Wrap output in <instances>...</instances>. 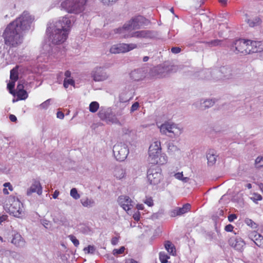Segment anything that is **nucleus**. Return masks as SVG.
Here are the masks:
<instances>
[{
  "instance_id": "6e6552de",
  "label": "nucleus",
  "mask_w": 263,
  "mask_h": 263,
  "mask_svg": "<svg viewBox=\"0 0 263 263\" xmlns=\"http://www.w3.org/2000/svg\"><path fill=\"white\" fill-rule=\"evenodd\" d=\"M137 45L136 44H118L114 45L110 48V52L113 54L125 53L137 48Z\"/></svg>"
},
{
  "instance_id": "bf43d9fd",
  "label": "nucleus",
  "mask_w": 263,
  "mask_h": 263,
  "mask_svg": "<svg viewBox=\"0 0 263 263\" xmlns=\"http://www.w3.org/2000/svg\"><path fill=\"white\" fill-rule=\"evenodd\" d=\"M57 117L58 118L63 119L64 117V114L63 112L59 111L57 113Z\"/></svg>"
},
{
  "instance_id": "c756f323",
  "label": "nucleus",
  "mask_w": 263,
  "mask_h": 263,
  "mask_svg": "<svg viewBox=\"0 0 263 263\" xmlns=\"http://www.w3.org/2000/svg\"><path fill=\"white\" fill-rule=\"evenodd\" d=\"M159 256L160 261H161V263L167 262L168 259L170 258V257L164 252H160L159 253Z\"/></svg>"
},
{
  "instance_id": "dca6fc26",
  "label": "nucleus",
  "mask_w": 263,
  "mask_h": 263,
  "mask_svg": "<svg viewBox=\"0 0 263 263\" xmlns=\"http://www.w3.org/2000/svg\"><path fill=\"white\" fill-rule=\"evenodd\" d=\"M249 237L258 247L263 248V236L256 231H251L249 234Z\"/></svg>"
},
{
  "instance_id": "8fccbe9b",
  "label": "nucleus",
  "mask_w": 263,
  "mask_h": 263,
  "mask_svg": "<svg viewBox=\"0 0 263 263\" xmlns=\"http://www.w3.org/2000/svg\"><path fill=\"white\" fill-rule=\"evenodd\" d=\"M214 104V102L212 100H206L204 102V107H210L211 106H212Z\"/></svg>"
},
{
  "instance_id": "58836bf2",
  "label": "nucleus",
  "mask_w": 263,
  "mask_h": 263,
  "mask_svg": "<svg viewBox=\"0 0 263 263\" xmlns=\"http://www.w3.org/2000/svg\"><path fill=\"white\" fill-rule=\"evenodd\" d=\"M250 199L255 203H257L258 201L262 200V197L258 194H253Z\"/></svg>"
},
{
  "instance_id": "c9c22d12",
  "label": "nucleus",
  "mask_w": 263,
  "mask_h": 263,
  "mask_svg": "<svg viewBox=\"0 0 263 263\" xmlns=\"http://www.w3.org/2000/svg\"><path fill=\"white\" fill-rule=\"evenodd\" d=\"M4 188L3 189V193L5 194H8V190L12 191L13 190V187L10 182H7L4 184Z\"/></svg>"
},
{
  "instance_id": "13d9d810",
  "label": "nucleus",
  "mask_w": 263,
  "mask_h": 263,
  "mask_svg": "<svg viewBox=\"0 0 263 263\" xmlns=\"http://www.w3.org/2000/svg\"><path fill=\"white\" fill-rule=\"evenodd\" d=\"M233 228H234V227L232 225L228 224L225 227L224 229L227 232H232L233 231Z\"/></svg>"
},
{
  "instance_id": "2f4dec72",
  "label": "nucleus",
  "mask_w": 263,
  "mask_h": 263,
  "mask_svg": "<svg viewBox=\"0 0 263 263\" xmlns=\"http://www.w3.org/2000/svg\"><path fill=\"white\" fill-rule=\"evenodd\" d=\"M16 95L20 100H25L28 97V93L25 90L16 91Z\"/></svg>"
},
{
  "instance_id": "0eeeda50",
  "label": "nucleus",
  "mask_w": 263,
  "mask_h": 263,
  "mask_svg": "<svg viewBox=\"0 0 263 263\" xmlns=\"http://www.w3.org/2000/svg\"><path fill=\"white\" fill-rule=\"evenodd\" d=\"M113 153L117 160L122 161L126 158L129 151L126 145L118 144L114 146Z\"/></svg>"
},
{
  "instance_id": "680f3d73",
  "label": "nucleus",
  "mask_w": 263,
  "mask_h": 263,
  "mask_svg": "<svg viewBox=\"0 0 263 263\" xmlns=\"http://www.w3.org/2000/svg\"><path fill=\"white\" fill-rule=\"evenodd\" d=\"M24 85L23 84H21L20 82L18 83L17 87H16V91H20V90H24Z\"/></svg>"
},
{
  "instance_id": "774afa93",
  "label": "nucleus",
  "mask_w": 263,
  "mask_h": 263,
  "mask_svg": "<svg viewBox=\"0 0 263 263\" xmlns=\"http://www.w3.org/2000/svg\"><path fill=\"white\" fill-rule=\"evenodd\" d=\"M71 74V72L69 70H66L64 74V75L66 77L65 78H66V79L70 78Z\"/></svg>"
},
{
  "instance_id": "6ab92c4d",
  "label": "nucleus",
  "mask_w": 263,
  "mask_h": 263,
  "mask_svg": "<svg viewBox=\"0 0 263 263\" xmlns=\"http://www.w3.org/2000/svg\"><path fill=\"white\" fill-rule=\"evenodd\" d=\"M11 243L18 248H23L26 244L24 239L18 233H16L13 235Z\"/></svg>"
},
{
  "instance_id": "9b49d317",
  "label": "nucleus",
  "mask_w": 263,
  "mask_h": 263,
  "mask_svg": "<svg viewBox=\"0 0 263 263\" xmlns=\"http://www.w3.org/2000/svg\"><path fill=\"white\" fill-rule=\"evenodd\" d=\"M119 205L126 211H129L135 205V202L127 196L122 195L118 200Z\"/></svg>"
},
{
  "instance_id": "3c124183",
  "label": "nucleus",
  "mask_w": 263,
  "mask_h": 263,
  "mask_svg": "<svg viewBox=\"0 0 263 263\" xmlns=\"http://www.w3.org/2000/svg\"><path fill=\"white\" fill-rule=\"evenodd\" d=\"M104 4L109 5L116 3L119 0H100Z\"/></svg>"
},
{
  "instance_id": "4d7b16f0",
  "label": "nucleus",
  "mask_w": 263,
  "mask_h": 263,
  "mask_svg": "<svg viewBox=\"0 0 263 263\" xmlns=\"http://www.w3.org/2000/svg\"><path fill=\"white\" fill-rule=\"evenodd\" d=\"M247 23L249 26L252 27L255 26L256 25V22H255L254 21L251 20H248Z\"/></svg>"
},
{
  "instance_id": "e2e57ef3",
  "label": "nucleus",
  "mask_w": 263,
  "mask_h": 263,
  "mask_svg": "<svg viewBox=\"0 0 263 263\" xmlns=\"http://www.w3.org/2000/svg\"><path fill=\"white\" fill-rule=\"evenodd\" d=\"M119 239L117 237H114L112 238L111 242L112 245H116L118 242Z\"/></svg>"
},
{
  "instance_id": "5701e85b",
  "label": "nucleus",
  "mask_w": 263,
  "mask_h": 263,
  "mask_svg": "<svg viewBox=\"0 0 263 263\" xmlns=\"http://www.w3.org/2000/svg\"><path fill=\"white\" fill-rule=\"evenodd\" d=\"M157 71V76L158 78H162L165 77L168 73V68L167 67L159 66L156 68Z\"/></svg>"
},
{
  "instance_id": "ea45409f",
  "label": "nucleus",
  "mask_w": 263,
  "mask_h": 263,
  "mask_svg": "<svg viewBox=\"0 0 263 263\" xmlns=\"http://www.w3.org/2000/svg\"><path fill=\"white\" fill-rule=\"evenodd\" d=\"M255 166L257 168L263 166V157H258L255 160Z\"/></svg>"
},
{
  "instance_id": "c03bdc74",
  "label": "nucleus",
  "mask_w": 263,
  "mask_h": 263,
  "mask_svg": "<svg viewBox=\"0 0 263 263\" xmlns=\"http://www.w3.org/2000/svg\"><path fill=\"white\" fill-rule=\"evenodd\" d=\"M68 238L72 241L75 247H78L79 245V240L74 235H70L68 236Z\"/></svg>"
},
{
  "instance_id": "a19ab883",
  "label": "nucleus",
  "mask_w": 263,
  "mask_h": 263,
  "mask_svg": "<svg viewBox=\"0 0 263 263\" xmlns=\"http://www.w3.org/2000/svg\"><path fill=\"white\" fill-rule=\"evenodd\" d=\"M70 196L74 199H78L80 196L76 188H72L70 191Z\"/></svg>"
},
{
  "instance_id": "603ef678",
  "label": "nucleus",
  "mask_w": 263,
  "mask_h": 263,
  "mask_svg": "<svg viewBox=\"0 0 263 263\" xmlns=\"http://www.w3.org/2000/svg\"><path fill=\"white\" fill-rule=\"evenodd\" d=\"M181 48L178 47H173L171 48V51L173 53L177 54L181 52Z\"/></svg>"
},
{
  "instance_id": "0e129e2a",
  "label": "nucleus",
  "mask_w": 263,
  "mask_h": 263,
  "mask_svg": "<svg viewBox=\"0 0 263 263\" xmlns=\"http://www.w3.org/2000/svg\"><path fill=\"white\" fill-rule=\"evenodd\" d=\"M220 71L222 73H226L227 71L230 72L231 70L229 68L223 66L220 68Z\"/></svg>"
},
{
  "instance_id": "f704fd0d",
  "label": "nucleus",
  "mask_w": 263,
  "mask_h": 263,
  "mask_svg": "<svg viewBox=\"0 0 263 263\" xmlns=\"http://www.w3.org/2000/svg\"><path fill=\"white\" fill-rule=\"evenodd\" d=\"M170 176H173L175 177V178L176 179L182 180V181H185L187 179V177H183L182 172H181V173L179 172V173H174V174H173V173H171Z\"/></svg>"
},
{
  "instance_id": "423d86ee",
  "label": "nucleus",
  "mask_w": 263,
  "mask_h": 263,
  "mask_svg": "<svg viewBox=\"0 0 263 263\" xmlns=\"http://www.w3.org/2000/svg\"><path fill=\"white\" fill-rule=\"evenodd\" d=\"M157 32L155 31L142 30L125 34L123 35L122 37L125 39L136 37L140 39H154L157 37Z\"/></svg>"
},
{
  "instance_id": "5fc2aeb1",
  "label": "nucleus",
  "mask_w": 263,
  "mask_h": 263,
  "mask_svg": "<svg viewBox=\"0 0 263 263\" xmlns=\"http://www.w3.org/2000/svg\"><path fill=\"white\" fill-rule=\"evenodd\" d=\"M237 218L236 215L232 214H230L228 216V220L230 222H233L234 220L236 219Z\"/></svg>"
},
{
  "instance_id": "2eb2a0df",
  "label": "nucleus",
  "mask_w": 263,
  "mask_h": 263,
  "mask_svg": "<svg viewBox=\"0 0 263 263\" xmlns=\"http://www.w3.org/2000/svg\"><path fill=\"white\" fill-rule=\"evenodd\" d=\"M248 41L250 54L263 51V43L262 42L251 40H248Z\"/></svg>"
},
{
  "instance_id": "f3484780",
  "label": "nucleus",
  "mask_w": 263,
  "mask_h": 263,
  "mask_svg": "<svg viewBox=\"0 0 263 263\" xmlns=\"http://www.w3.org/2000/svg\"><path fill=\"white\" fill-rule=\"evenodd\" d=\"M230 245L236 250L241 251L245 245V241L239 237L231 238L229 240Z\"/></svg>"
},
{
  "instance_id": "4be33fe9",
  "label": "nucleus",
  "mask_w": 263,
  "mask_h": 263,
  "mask_svg": "<svg viewBox=\"0 0 263 263\" xmlns=\"http://www.w3.org/2000/svg\"><path fill=\"white\" fill-rule=\"evenodd\" d=\"M217 156L216 152L214 149H210L207 153L206 158L208 160V165L213 166L216 161Z\"/></svg>"
},
{
  "instance_id": "7c9ffc66",
  "label": "nucleus",
  "mask_w": 263,
  "mask_h": 263,
  "mask_svg": "<svg viewBox=\"0 0 263 263\" xmlns=\"http://www.w3.org/2000/svg\"><path fill=\"white\" fill-rule=\"evenodd\" d=\"M70 85L74 87L75 86V82L73 79H66L65 78L63 82V86L65 88H67L69 85Z\"/></svg>"
},
{
  "instance_id": "e433bc0d",
  "label": "nucleus",
  "mask_w": 263,
  "mask_h": 263,
  "mask_svg": "<svg viewBox=\"0 0 263 263\" xmlns=\"http://www.w3.org/2000/svg\"><path fill=\"white\" fill-rule=\"evenodd\" d=\"M245 223L253 229L257 228V224L252 219L249 218H246L245 220Z\"/></svg>"
},
{
  "instance_id": "9d476101",
  "label": "nucleus",
  "mask_w": 263,
  "mask_h": 263,
  "mask_svg": "<svg viewBox=\"0 0 263 263\" xmlns=\"http://www.w3.org/2000/svg\"><path fill=\"white\" fill-rule=\"evenodd\" d=\"M160 130L161 133L166 134L167 133L179 135L181 133V130L174 123L166 122L160 126Z\"/></svg>"
},
{
  "instance_id": "a878e982",
  "label": "nucleus",
  "mask_w": 263,
  "mask_h": 263,
  "mask_svg": "<svg viewBox=\"0 0 263 263\" xmlns=\"http://www.w3.org/2000/svg\"><path fill=\"white\" fill-rule=\"evenodd\" d=\"M165 249L168 253L172 255L176 254V249L174 245L170 241H167L164 243Z\"/></svg>"
},
{
  "instance_id": "4468645a",
  "label": "nucleus",
  "mask_w": 263,
  "mask_h": 263,
  "mask_svg": "<svg viewBox=\"0 0 263 263\" xmlns=\"http://www.w3.org/2000/svg\"><path fill=\"white\" fill-rule=\"evenodd\" d=\"M71 21L69 17L65 16L60 19L55 23V27L60 28L63 31L67 30V32H69L71 29Z\"/></svg>"
},
{
  "instance_id": "c85d7f7f",
  "label": "nucleus",
  "mask_w": 263,
  "mask_h": 263,
  "mask_svg": "<svg viewBox=\"0 0 263 263\" xmlns=\"http://www.w3.org/2000/svg\"><path fill=\"white\" fill-rule=\"evenodd\" d=\"M99 108V104L98 102L93 101L90 103L89 106V111L91 112H96Z\"/></svg>"
},
{
  "instance_id": "20e7f679",
  "label": "nucleus",
  "mask_w": 263,
  "mask_h": 263,
  "mask_svg": "<svg viewBox=\"0 0 263 263\" xmlns=\"http://www.w3.org/2000/svg\"><path fill=\"white\" fill-rule=\"evenodd\" d=\"M88 0H64L61 4L62 9L68 13H79L84 9Z\"/></svg>"
},
{
  "instance_id": "09e8293b",
  "label": "nucleus",
  "mask_w": 263,
  "mask_h": 263,
  "mask_svg": "<svg viewBox=\"0 0 263 263\" xmlns=\"http://www.w3.org/2000/svg\"><path fill=\"white\" fill-rule=\"evenodd\" d=\"M50 99H48L40 104V107L43 109L47 108L50 104Z\"/></svg>"
},
{
  "instance_id": "ddd939ff",
  "label": "nucleus",
  "mask_w": 263,
  "mask_h": 263,
  "mask_svg": "<svg viewBox=\"0 0 263 263\" xmlns=\"http://www.w3.org/2000/svg\"><path fill=\"white\" fill-rule=\"evenodd\" d=\"M91 77L95 81H103L108 78L106 72L101 67H96L91 72Z\"/></svg>"
},
{
  "instance_id": "393cba45",
  "label": "nucleus",
  "mask_w": 263,
  "mask_h": 263,
  "mask_svg": "<svg viewBox=\"0 0 263 263\" xmlns=\"http://www.w3.org/2000/svg\"><path fill=\"white\" fill-rule=\"evenodd\" d=\"M143 76V73L140 69L134 70L130 73V78L134 81L142 80Z\"/></svg>"
},
{
  "instance_id": "1a4fd4ad",
  "label": "nucleus",
  "mask_w": 263,
  "mask_h": 263,
  "mask_svg": "<svg viewBox=\"0 0 263 263\" xmlns=\"http://www.w3.org/2000/svg\"><path fill=\"white\" fill-rule=\"evenodd\" d=\"M55 28L53 34L52 42L54 44H60L64 43L67 39L69 33L67 30Z\"/></svg>"
},
{
  "instance_id": "052dcab7",
  "label": "nucleus",
  "mask_w": 263,
  "mask_h": 263,
  "mask_svg": "<svg viewBox=\"0 0 263 263\" xmlns=\"http://www.w3.org/2000/svg\"><path fill=\"white\" fill-rule=\"evenodd\" d=\"M140 213H139V212H137V213H135V214L133 215V218H134V219L136 221H139V219H140Z\"/></svg>"
},
{
  "instance_id": "37998d69",
  "label": "nucleus",
  "mask_w": 263,
  "mask_h": 263,
  "mask_svg": "<svg viewBox=\"0 0 263 263\" xmlns=\"http://www.w3.org/2000/svg\"><path fill=\"white\" fill-rule=\"evenodd\" d=\"M223 41L219 40H214L208 43L209 45L211 47L216 46L219 45H221Z\"/></svg>"
},
{
  "instance_id": "b1692460",
  "label": "nucleus",
  "mask_w": 263,
  "mask_h": 263,
  "mask_svg": "<svg viewBox=\"0 0 263 263\" xmlns=\"http://www.w3.org/2000/svg\"><path fill=\"white\" fill-rule=\"evenodd\" d=\"M114 175L116 179H121L123 178L125 175V171L120 166H117L114 170Z\"/></svg>"
},
{
  "instance_id": "473e14b6",
  "label": "nucleus",
  "mask_w": 263,
  "mask_h": 263,
  "mask_svg": "<svg viewBox=\"0 0 263 263\" xmlns=\"http://www.w3.org/2000/svg\"><path fill=\"white\" fill-rule=\"evenodd\" d=\"M191 209V205L189 203H186L182 208H179V210L181 215L188 212Z\"/></svg>"
},
{
  "instance_id": "a211bd4d",
  "label": "nucleus",
  "mask_w": 263,
  "mask_h": 263,
  "mask_svg": "<svg viewBox=\"0 0 263 263\" xmlns=\"http://www.w3.org/2000/svg\"><path fill=\"white\" fill-rule=\"evenodd\" d=\"M149 168L147 171V179L148 181H158L160 179L161 175L159 172L160 169Z\"/></svg>"
},
{
  "instance_id": "cd10ccee",
  "label": "nucleus",
  "mask_w": 263,
  "mask_h": 263,
  "mask_svg": "<svg viewBox=\"0 0 263 263\" xmlns=\"http://www.w3.org/2000/svg\"><path fill=\"white\" fill-rule=\"evenodd\" d=\"M10 78L11 81H16L18 79V67L16 66L10 71Z\"/></svg>"
},
{
  "instance_id": "a18cd8bd",
  "label": "nucleus",
  "mask_w": 263,
  "mask_h": 263,
  "mask_svg": "<svg viewBox=\"0 0 263 263\" xmlns=\"http://www.w3.org/2000/svg\"><path fill=\"white\" fill-rule=\"evenodd\" d=\"M125 249V248L124 247H121L119 249H114L112 251V254L114 255L122 254L124 253Z\"/></svg>"
},
{
  "instance_id": "412c9836",
  "label": "nucleus",
  "mask_w": 263,
  "mask_h": 263,
  "mask_svg": "<svg viewBox=\"0 0 263 263\" xmlns=\"http://www.w3.org/2000/svg\"><path fill=\"white\" fill-rule=\"evenodd\" d=\"M167 161V157L165 154H159V156L156 157L155 159L151 160L150 163L153 164L163 165L166 163Z\"/></svg>"
},
{
  "instance_id": "338daca9",
  "label": "nucleus",
  "mask_w": 263,
  "mask_h": 263,
  "mask_svg": "<svg viewBox=\"0 0 263 263\" xmlns=\"http://www.w3.org/2000/svg\"><path fill=\"white\" fill-rule=\"evenodd\" d=\"M125 263H139V262H138L137 261H136L133 259L129 258V259H127L126 260Z\"/></svg>"
},
{
  "instance_id": "4c0bfd02",
  "label": "nucleus",
  "mask_w": 263,
  "mask_h": 263,
  "mask_svg": "<svg viewBox=\"0 0 263 263\" xmlns=\"http://www.w3.org/2000/svg\"><path fill=\"white\" fill-rule=\"evenodd\" d=\"M179 211V207H177L170 211V215L172 217H175L177 216H181Z\"/></svg>"
},
{
  "instance_id": "f257e3e1",
  "label": "nucleus",
  "mask_w": 263,
  "mask_h": 263,
  "mask_svg": "<svg viewBox=\"0 0 263 263\" xmlns=\"http://www.w3.org/2000/svg\"><path fill=\"white\" fill-rule=\"evenodd\" d=\"M33 20L27 12H24L10 23L3 34L5 44L10 47H16L21 45L23 42V31L30 28Z\"/></svg>"
},
{
  "instance_id": "49530a36",
  "label": "nucleus",
  "mask_w": 263,
  "mask_h": 263,
  "mask_svg": "<svg viewBox=\"0 0 263 263\" xmlns=\"http://www.w3.org/2000/svg\"><path fill=\"white\" fill-rule=\"evenodd\" d=\"M15 81H11L7 84V87L10 90V93H13V89H14L15 86Z\"/></svg>"
},
{
  "instance_id": "aec40b11",
  "label": "nucleus",
  "mask_w": 263,
  "mask_h": 263,
  "mask_svg": "<svg viewBox=\"0 0 263 263\" xmlns=\"http://www.w3.org/2000/svg\"><path fill=\"white\" fill-rule=\"evenodd\" d=\"M33 193H36L39 195L42 193V187L40 182H35L27 190V195L30 196Z\"/></svg>"
},
{
  "instance_id": "6e6d98bb",
  "label": "nucleus",
  "mask_w": 263,
  "mask_h": 263,
  "mask_svg": "<svg viewBox=\"0 0 263 263\" xmlns=\"http://www.w3.org/2000/svg\"><path fill=\"white\" fill-rule=\"evenodd\" d=\"M139 106V105L138 102L134 103L131 107V109H130L131 111H134L136 110L138 108Z\"/></svg>"
},
{
  "instance_id": "864d4df0",
  "label": "nucleus",
  "mask_w": 263,
  "mask_h": 263,
  "mask_svg": "<svg viewBox=\"0 0 263 263\" xmlns=\"http://www.w3.org/2000/svg\"><path fill=\"white\" fill-rule=\"evenodd\" d=\"M42 224L45 228H48L49 226V221L46 219H42L41 221Z\"/></svg>"
},
{
  "instance_id": "72a5a7b5",
  "label": "nucleus",
  "mask_w": 263,
  "mask_h": 263,
  "mask_svg": "<svg viewBox=\"0 0 263 263\" xmlns=\"http://www.w3.org/2000/svg\"><path fill=\"white\" fill-rule=\"evenodd\" d=\"M98 115L102 120L107 121L109 115L104 110H100Z\"/></svg>"
},
{
  "instance_id": "f03ea898",
  "label": "nucleus",
  "mask_w": 263,
  "mask_h": 263,
  "mask_svg": "<svg viewBox=\"0 0 263 263\" xmlns=\"http://www.w3.org/2000/svg\"><path fill=\"white\" fill-rule=\"evenodd\" d=\"M5 211L10 215L20 218H23L25 215V212L23 203L19 199L14 196H10L4 205Z\"/></svg>"
},
{
  "instance_id": "39448f33",
  "label": "nucleus",
  "mask_w": 263,
  "mask_h": 263,
  "mask_svg": "<svg viewBox=\"0 0 263 263\" xmlns=\"http://www.w3.org/2000/svg\"><path fill=\"white\" fill-rule=\"evenodd\" d=\"M248 40L239 39L236 40L230 46V49L236 54L244 55L250 54Z\"/></svg>"
},
{
  "instance_id": "bb28decb",
  "label": "nucleus",
  "mask_w": 263,
  "mask_h": 263,
  "mask_svg": "<svg viewBox=\"0 0 263 263\" xmlns=\"http://www.w3.org/2000/svg\"><path fill=\"white\" fill-rule=\"evenodd\" d=\"M81 203L83 206L90 208L94 206L95 201L91 198H88L87 197L83 198L81 199Z\"/></svg>"
},
{
  "instance_id": "7ed1b4c3",
  "label": "nucleus",
  "mask_w": 263,
  "mask_h": 263,
  "mask_svg": "<svg viewBox=\"0 0 263 263\" xmlns=\"http://www.w3.org/2000/svg\"><path fill=\"white\" fill-rule=\"evenodd\" d=\"M144 19V17L140 15L134 17L125 23L122 28L115 30V32L116 33L123 34V35L132 33V30L139 29L142 26Z\"/></svg>"
},
{
  "instance_id": "f8f14e48",
  "label": "nucleus",
  "mask_w": 263,
  "mask_h": 263,
  "mask_svg": "<svg viewBox=\"0 0 263 263\" xmlns=\"http://www.w3.org/2000/svg\"><path fill=\"white\" fill-rule=\"evenodd\" d=\"M161 148L160 142L157 141L153 143L149 147V162L151 161V160L155 159L156 157L159 156V154H161Z\"/></svg>"
},
{
  "instance_id": "de8ad7c7",
  "label": "nucleus",
  "mask_w": 263,
  "mask_h": 263,
  "mask_svg": "<svg viewBox=\"0 0 263 263\" xmlns=\"http://www.w3.org/2000/svg\"><path fill=\"white\" fill-rule=\"evenodd\" d=\"M144 202L149 206H152L153 205V200L151 197H146L144 200Z\"/></svg>"
},
{
  "instance_id": "69168bd1",
  "label": "nucleus",
  "mask_w": 263,
  "mask_h": 263,
  "mask_svg": "<svg viewBox=\"0 0 263 263\" xmlns=\"http://www.w3.org/2000/svg\"><path fill=\"white\" fill-rule=\"evenodd\" d=\"M9 119L11 121L13 122H15L17 121V118L14 115H10L9 116Z\"/></svg>"
},
{
  "instance_id": "79ce46f5",
  "label": "nucleus",
  "mask_w": 263,
  "mask_h": 263,
  "mask_svg": "<svg viewBox=\"0 0 263 263\" xmlns=\"http://www.w3.org/2000/svg\"><path fill=\"white\" fill-rule=\"evenodd\" d=\"M84 251L85 253L93 254L95 251V248L93 246L89 245L84 249Z\"/></svg>"
}]
</instances>
